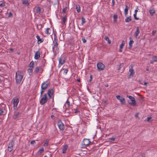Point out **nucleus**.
<instances>
[{
	"label": "nucleus",
	"mask_w": 157,
	"mask_h": 157,
	"mask_svg": "<svg viewBox=\"0 0 157 157\" xmlns=\"http://www.w3.org/2000/svg\"><path fill=\"white\" fill-rule=\"evenodd\" d=\"M19 101V98L18 97H16L12 99L11 102L13 103V107H17L18 105V103Z\"/></svg>",
	"instance_id": "39448f33"
},
{
	"label": "nucleus",
	"mask_w": 157,
	"mask_h": 157,
	"mask_svg": "<svg viewBox=\"0 0 157 157\" xmlns=\"http://www.w3.org/2000/svg\"><path fill=\"white\" fill-rule=\"evenodd\" d=\"M129 9V7L128 5H126L125 8L124 10V13L125 16H126L128 14Z\"/></svg>",
	"instance_id": "6ab92c4d"
},
{
	"label": "nucleus",
	"mask_w": 157,
	"mask_h": 157,
	"mask_svg": "<svg viewBox=\"0 0 157 157\" xmlns=\"http://www.w3.org/2000/svg\"><path fill=\"white\" fill-rule=\"evenodd\" d=\"M54 117V115H52L51 116V118H53V117Z\"/></svg>",
	"instance_id": "e2e57ef3"
},
{
	"label": "nucleus",
	"mask_w": 157,
	"mask_h": 157,
	"mask_svg": "<svg viewBox=\"0 0 157 157\" xmlns=\"http://www.w3.org/2000/svg\"><path fill=\"white\" fill-rule=\"evenodd\" d=\"M129 39L130 40H132V38L131 37H129Z\"/></svg>",
	"instance_id": "0e129e2a"
},
{
	"label": "nucleus",
	"mask_w": 157,
	"mask_h": 157,
	"mask_svg": "<svg viewBox=\"0 0 157 157\" xmlns=\"http://www.w3.org/2000/svg\"><path fill=\"white\" fill-rule=\"evenodd\" d=\"M98 69V71H102L104 70L105 67V65L102 63H98L97 64Z\"/></svg>",
	"instance_id": "6e6552de"
},
{
	"label": "nucleus",
	"mask_w": 157,
	"mask_h": 157,
	"mask_svg": "<svg viewBox=\"0 0 157 157\" xmlns=\"http://www.w3.org/2000/svg\"><path fill=\"white\" fill-rule=\"evenodd\" d=\"M50 84V83L48 81L44 82L41 84V90L40 91V94L42 95L45 90L47 89L48 86Z\"/></svg>",
	"instance_id": "20e7f679"
},
{
	"label": "nucleus",
	"mask_w": 157,
	"mask_h": 157,
	"mask_svg": "<svg viewBox=\"0 0 157 157\" xmlns=\"http://www.w3.org/2000/svg\"><path fill=\"white\" fill-rule=\"evenodd\" d=\"M136 14H134L133 15V16L135 19L138 20L139 19V18L137 17Z\"/></svg>",
	"instance_id": "49530a36"
},
{
	"label": "nucleus",
	"mask_w": 157,
	"mask_h": 157,
	"mask_svg": "<svg viewBox=\"0 0 157 157\" xmlns=\"http://www.w3.org/2000/svg\"><path fill=\"white\" fill-rule=\"evenodd\" d=\"M91 142L90 141L89 139H84L83 141V144L86 146H87Z\"/></svg>",
	"instance_id": "4468645a"
},
{
	"label": "nucleus",
	"mask_w": 157,
	"mask_h": 157,
	"mask_svg": "<svg viewBox=\"0 0 157 157\" xmlns=\"http://www.w3.org/2000/svg\"><path fill=\"white\" fill-rule=\"evenodd\" d=\"M123 65H124L123 63H121V64H120V66H120V67H123Z\"/></svg>",
	"instance_id": "4d7b16f0"
},
{
	"label": "nucleus",
	"mask_w": 157,
	"mask_h": 157,
	"mask_svg": "<svg viewBox=\"0 0 157 157\" xmlns=\"http://www.w3.org/2000/svg\"><path fill=\"white\" fill-rule=\"evenodd\" d=\"M121 68V67H120V66H119V68H118V70H119L120 69V68Z\"/></svg>",
	"instance_id": "69168bd1"
},
{
	"label": "nucleus",
	"mask_w": 157,
	"mask_h": 157,
	"mask_svg": "<svg viewBox=\"0 0 157 157\" xmlns=\"http://www.w3.org/2000/svg\"><path fill=\"white\" fill-rule=\"evenodd\" d=\"M6 113V111L3 110V109H0V115H5Z\"/></svg>",
	"instance_id": "b1692460"
},
{
	"label": "nucleus",
	"mask_w": 157,
	"mask_h": 157,
	"mask_svg": "<svg viewBox=\"0 0 157 157\" xmlns=\"http://www.w3.org/2000/svg\"><path fill=\"white\" fill-rule=\"evenodd\" d=\"M54 91L53 89H49L48 91L47 94H45L43 96L41 95V99L40 100V103L41 104L43 105L46 103L48 101L47 94L49 98H52V96L53 94Z\"/></svg>",
	"instance_id": "f257e3e1"
},
{
	"label": "nucleus",
	"mask_w": 157,
	"mask_h": 157,
	"mask_svg": "<svg viewBox=\"0 0 157 157\" xmlns=\"http://www.w3.org/2000/svg\"><path fill=\"white\" fill-rule=\"evenodd\" d=\"M105 86L106 87H107L109 85H108V84H106L105 85Z\"/></svg>",
	"instance_id": "680f3d73"
},
{
	"label": "nucleus",
	"mask_w": 157,
	"mask_h": 157,
	"mask_svg": "<svg viewBox=\"0 0 157 157\" xmlns=\"http://www.w3.org/2000/svg\"><path fill=\"white\" fill-rule=\"evenodd\" d=\"M109 140L110 142H112V141H114L115 140V138H109Z\"/></svg>",
	"instance_id": "c03bdc74"
},
{
	"label": "nucleus",
	"mask_w": 157,
	"mask_h": 157,
	"mask_svg": "<svg viewBox=\"0 0 157 157\" xmlns=\"http://www.w3.org/2000/svg\"><path fill=\"white\" fill-rule=\"evenodd\" d=\"M22 3L26 5L27 6L29 5V3L28 2V1L24 0L22 1Z\"/></svg>",
	"instance_id": "72a5a7b5"
},
{
	"label": "nucleus",
	"mask_w": 157,
	"mask_h": 157,
	"mask_svg": "<svg viewBox=\"0 0 157 157\" xmlns=\"http://www.w3.org/2000/svg\"><path fill=\"white\" fill-rule=\"evenodd\" d=\"M139 113H136L135 115V117L136 118H138V115L139 114Z\"/></svg>",
	"instance_id": "8fccbe9b"
},
{
	"label": "nucleus",
	"mask_w": 157,
	"mask_h": 157,
	"mask_svg": "<svg viewBox=\"0 0 157 157\" xmlns=\"http://www.w3.org/2000/svg\"><path fill=\"white\" fill-rule=\"evenodd\" d=\"M67 20V17L65 16L64 17L62 18L63 24H64Z\"/></svg>",
	"instance_id": "4c0bfd02"
},
{
	"label": "nucleus",
	"mask_w": 157,
	"mask_h": 157,
	"mask_svg": "<svg viewBox=\"0 0 157 157\" xmlns=\"http://www.w3.org/2000/svg\"><path fill=\"white\" fill-rule=\"evenodd\" d=\"M90 79L89 80V82H91L92 80V75H90Z\"/></svg>",
	"instance_id": "5fc2aeb1"
},
{
	"label": "nucleus",
	"mask_w": 157,
	"mask_h": 157,
	"mask_svg": "<svg viewBox=\"0 0 157 157\" xmlns=\"http://www.w3.org/2000/svg\"><path fill=\"white\" fill-rule=\"evenodd\" d=\"M129 72L130 74L129 75V78H131V77H132L134 74V71L133 69V65L131 64L129 67Z\"/></svg>",
	"instance_id": "9d476101"
},
{
	"label": "nucleus",
	"mask_w": 157,
	"mask_h": 157,
	"mask_svg": "<svg viewBox=\"0 0 157 157\" xmlns=\"http://www.w3.org/2000/svg\"><path fill=\"white\" fill-rule=\"evenodd\" d=\"M65 59L63 57H61L59 59V64L62 65L65 62Z\"/></svg>",
	"instance_id": "ddd939ff"
},
{
	"label": "nucleus",
	"mask_w": 157,
	"mask_h": 157,
	"mask_svg": "<svg viewBox=\"0 0 157 157\" xmlns=\"http://www.w3.org/2000/svg\"><path fill=\"white\" fill-rule=\"evenodd\" d=\"M58 40L56 37L55 36L53 42V45L52 47L53 51L54 53H57L59 52V49L58 46Z\"/></svg>",
	"instance_id": "7ed1b4c3"
},
{
	"label": "nucleus",
	"mask_w": 157,
	"mask_h": 157,
	"mask_svg": "<svg viewBox=\"0 0 157 157\" xmlns=\"http://www.w3.org/2000/svg\"><path fill=\"white\" fill-rule=\"evenodd\" d=\"M125 42L124 40H123L122 41L121 44L120 46V49L119 50V51L120 52H122V49L123 48V47L124 45Z\"/></svg>",
	"instance_id": "a211bd4d"
},
{
	"label": "nucleus",
	"mask_w": 157,
	"mask_h": 157,
	"mask_svg": "<svg viewBox=\"0 0 157 157\" xmlns=\"http://www.w3.org/2000/svg\"><path fill=\"white\" fill-rule=\"evenodd\" d=\"M44 151V149L43 147H42L40 149L39 151H38V155H40L42 153H43Z\"/></svg>",
	"instance_id": "7c9ffc66"
},
{
	"label": "nucleus",
	"mask_w": 157,
	"mask_h": 157,
	"mask_svg": "<svg viewBox=\"0 0 157 157\" xmlns=\"http://www.w3.org/2000/svg\"><path fill=\"white\" fill-rule=\"evenodd\" d=\"M43 71V69L40 67H36L34 71V73L36 74L39 72L40 73H42Z\"/></svg>",
	"instance_id": "9b49d317"
},
{
	"label": "nucleus",
	"mask_w": 157,
	"mask_h": 157,
	"mask_svg": "<svg viewBox=\"0 0 157 157\" xmlns=\"http://www.w3.org/2000/svg\"><path fill=\"white\" fill-rule=\"evenodd\" d=\"M62 70L64 71L63 74H65V75H66L67 74L68 71L67 69H64V68H62Z\"/></svg>",
	"instance_id": "e433bc0d"
},
{
	"label": "nucleus",
	"mask_w": 157,
	"mask_h": 157,
	"mask_svg": "<svg viewBox=\"0 0 157 157\" xmlns=\"http://www.w3.org/2000/svg\"><path fill=\"white\" fill-rule=\"evenodd\" d=\"M37 27L38 29H42V28L43 27V26L39 24V25H37Z\"/></svg>",
	"instance_id": "37998d69"
},
{
	"label": "nucleus",
	"mask_w": 157,
	"mask_h": 157,
	"mask_svg": "<svg viewBox=\"0 0 157 157\" xmlns=\"http://www.w3.org/2000/svg\"><path fill=\"white\" fill-rule=\"evenodd\" d=\"M51 32V29L50 28H48L46 29L45 31V33L47 35H50Z\"/></svg>",
	"instance_id": "5701e85b"
},
{
	"label": "nucleus",
	"mask_w": 157,
	"mask_h": 157,
	"mask_svg": "<svg viewBox=\"0 0 157 157\" xmlns=\"http://www.w3.org/2000/svg\"><path fill=\"white\" fill-rule=\"evenodd\" d=\"M131 17L129 16L128 17H127L125 20V21L126 22H128L131 20Z\"/></svg>",
	"instance_id": "f704fd0d"
},
{
	"label": "nucleus",
	"mask_w": 157,
	"mask_h": 157,
	"mask_svg": "<svg viewBox=\"0 0 157 157\" xmlns=\"http://www.w3.org/2000/svg\"><path fill=\"white\" fill-rule=\"evenodd\" d=\"M116 98L117 99L119 100L120 101L121 104H124L125 103V100L123 97L121 96L120 95H117L116 96Z\"/></svg>",
	"instance_id": "f8f14e48"
},
{
	"label": "nucleus",
	"mask_w": 157,
	"mask_h": 157,
	"mask_svg": "<svg viewBox=\"0 0 157 157\" xmlns=\"http://www.w3.org/2000/svg\"><path fill=\"white\" fill-rule=\"evenodd\" d=\"M64 106L66 108H67L71 106L70 105V102L68 100H67L65 102V104L64 105Z\"/></svg>",
	"instance_id": "412c9836"
},
{
	"label": "nucleus",
	"mask_w": 157,
	"mask_h": 157,
	"mask_svg": "<svg viewBox=\"0 0 157 157\" xmlns=\"http://www.w3.org/2000/svg\"><path fill=\"white\" fill-rule=\"evenodd\" d=\"M24 74L20 71H18L16 73L15 79L17 84L20 83L23 78Z\"/></svg>",
	"instance_id": "f03ea898"
},
{
	"label": "nucleus",
	"mask_w": 157,
	"mask_h": 157,
	"mask_svg": "<svg viewBox=\"0 0 157 157\" xmlns=\"http://www.w3.org/2000/svg\"><path fill=\"white\" fill-rule=\"evenodd\" d=\"M118 17L117 15L116 14H114L113 16V21L114 22H117V19Z\"/></svg>",
	"instance_id": "2f4dec72"
},
{
	"label": "nucleus",
	"mask_w": 157,
	"mask_h": 157,
	"mask_svg": "<svg viewBox=\"0 0 157 157\" xmlns=\"http://www.w3.org/2000/svg\"><path fill=\"white\" fill-rule=\"evenodd\" d=\"M41 11V9L40 7H37L36 9V13H37L40 14Z\"/></svg>",
	"instance_id": "a878e982"
},
{
	"label": "nucleus",
	"mask_w": 157,
	"mask_h": 157,
	"mask_svg": "<svg viewBox=\"0 0 157 157\" xmlns=\"http://www.w3.org/2000/svg\"><path fill=\"white\" fill-rule=\"evenodd\" d=\"M128 98L131 101V102H129L128 103L131 105H136V103L135 98L132 96H128Z\"/></svg>",
	"instance_id": "423d86ee"
},
{
	"label": "nucleus",
	"mask_w": 157,
	"mask_h": 157,
	"mask_svg": "<svg viewBox=\"0 0 157 157\" xmlns=\"http://www.w3.org/2000/svg\"><path fill=\"white\" fill-rule=\"evenodd\" d=\"M20 114V113L19 112H17L16 114H14L13 116V118L15 119H17L19 117Z\"/></svg>",
	"instance_id": "393cba45"
},
{
	"label": "nucleus",
	"mask_w": 157,
	"mask_h": 157,
	"mask_svg": "<svg viewBox=\"0 0 157 157\" xmlns=\"http://www.w3.org/2000/svg\"><path fill=\"white\" fill-rule=\"evenodd\" d=\"M76 8L78 13H79L80 12V7L79 5H76Z\"/></svg>",
	"instance_id": "c85d7f7f"
},
{
	"label": "nucleus",
	"mask_w": 157,
	"mask_h": 157,
	"mask_svg": "<svg viewBox=\"0 0 157 157\" xmlns=\"http://www.w3.org/2000/svg\"><path fill=\"white\" fill-rule=\"evenodd\" d=\"M82 23L81 24L82 25L86 22L85 19L83 17L81 18Z\"/></svg>",
	"instance_id": "ea45409f"
},
{
	"label": "nucleus",
	"mask_w": 157,
	"mask_h": 157,
	"mask_svg": "<svg viewBox=\"0 0 157 157\" xmlns=\"http://www.w3.org/2000/svg\"><path fill=\"white\" fill-rule=\"evenodd\" d=\"M112 6H113L115 4V2L114 0H112Z\"/></svg>",
	"instance_id": "864d4df0"
},
{
	"label": "nucleus",
	"mask_w": 157,
	"mask_h": 157,
	"mask_svg": "<svg viewBox=\"0 0 157 157\" xmlns=\"http://www.w3.org/2000/svg\"><path fill=\"white\" fill-rule=\"evenodd\" d=\"M152 60L150 62V63H153L154 62H157V56H152Z\"/></svg>",
	"instance_id": "dca6fc26"
},
{
	"label": "nucleus",
	"mask_w": 157,
	"mask_h": 157,
	"mask_svg": "<svg viewBox=\"0 0 157 157\" xmlns=\"http://www.w3.org/2000/svg\"><path fill=\"white\" fill-rule=\"evenodd\" d=\"M36 38L37 39V42H38V44L40 43L43 41V40H42V39H40L39 36H36Z\"/></svg>",
	"instance_id": "aec40b11"
},
{
	"label": "nucleus",
	"mask_w": 157,
	"mask_h": 157,
	"mask_svg": "<svg viewBox=\"0 0 157 157\" xmlns=\"http://www.w3.org/2000/svg\"><path fill=\"white\" fill-rule=\"evenodd\" d=\"M28 72L29 73H32V72H33V69H32V68H29L28 70Z\"/></svg>",
	"instance_id": "79ce46f5"
},
{
	"label": "nucleus",
	"mask_w": 157,
	"mask_h": 157,
	"mask_svg": "<svg viewBox=\"0 0 157 157\" xmlns=\"http://www.w3.org/2000/svg\"><path fill=\"white\" fill-rule=\"evenodd\" d=\"M34 65H35V63H34V62L33 61H32L30 62V63L29 64V67H30L33 68L34 67Z\"/></svg>",
	"instance_id": "473e14b6"
},
{
	"label": "nucleus",
	"mask_w": 157,
	"mask_h": 157,
	"mask_svg": "<svg viewBox=\"0 0 157 157\" xmlns=\"http://www.w3.org/2000/svg\"><path fill=\"white\" fill-rule=\"evenodd\" d=\"M9 16H8V17H12V13L11 12H9Z\"/></svg>",
	"instance_id": "3c124183"
},
{
	"label": "nucleus",
	"mask_w": 157,
	"mask_h": 157,
	"mask_svg": "<svg viewBox=\"0 0 157 157\" xmlns=\"http://www.w3.org/2000/svg\"><path fill=\"white\" fill-rule=\"evenodd\" d=\"M149 12L151 16H152L153 14L155 13V10L154 9H152L149 10Z\"/></svg>",
	"instance_id": "c756f323"
},
{
	"label": "nucleus",
	"mask_w": 157,
	"mask_h": 157,
	"mask_svg": "<svg viewBox=\"0 0 157 157\" xmlns=\"http://www.w3.org/2000/svg\"><path fill=\"white\" fill-rule=\"evenodd\" d=\"M156 33V31L155 30H153L152 32V33H151V34L153 35V36H154V34Z\"/></svg>",
	"instance_id": "603ef678"
},
{
	"label": "nucleus",
	"mask_w": 157,
	"mask_h": 157,
	"mask_svg": "<svg viewBox=\"0 0 157 157\" xmlns=\"http://www.w3.org/2000/svg\"><path fill=\"white\" fill-rule=\"evenodd\" d=\"M5 6V4L4 3H0V7H3Z\"/></svg>",
	"instance_id": "de8ad7c7"
},
{
	"label": "nucleus",
	"mask_w": 157,
	"mask_h": 157,
	"mask_svg": "<svg viewBox=\"0 0 157 157\" xmlns=\"http://www.w3.org/2000/svg\"><path fill=\"white\" fill-rule=\"evenodd\" d=\"M134 41L133 40H130L129 42V46L130 48H131L132 46V44L134 43Z\"/></svg>",
	"instance_id": "c9c22d12"
},
{
	"label": "nucleus",
	"mask_w": 157,
	"mask_h": 157,
	"mask_svg": "<svg viewBox=\"0 0 157 157\" xmlns=\"http://www.w3.org/2000/svg\"><path fill=\"white\" fill-rule=\"evenodd\" d=\"M48 141L49 140H46V142L44 144L43 146L45 147L47 146L48 145Z\"/></svg>",
	"instance_id": "58836bf2"
},
{
	"label": "nucleus",
	"mask_w": 157,
	"mask_h": 157,
	"mask_svg": "<svg viewBox=\"0 0 157 157\" xmlns=\"http://www.w3.org/2000/svg\"><path fill=\"white\" fill-rule=\"evenodd\" d=\"M35 143V140H33L31 142V144H34V143Z\"/></svg>",
	"instance_id": "6e6d98bb"
},
{
	"label": "nucleus",
	"mask_w": 157,
	"mask_h": 157,
	"mask_svg": "<svg viewBox=\"0 0 157 157\" xmlns=\"http://www.w3.org/2000/svg\"><path fill=\"white\" fill-rule=\"evenodd\" d=\"M67 149V145H64L63 146V150L62 153H65L66 152V151Z\"/></svg>",
	"instance_id": "4be33fe9"
},
{
	"label": "nucleus",
	"mask_w": 157,
	"mask_h": 157,
	"mask_svg": "<svg viewBox=\"0 0 157 157\" xmlns=\"http://www.w3.org/2000/svg\"><path fill=\"white\" fill-rule=\"evenodd\" d=\"M40 57V54L39 51H37L35 53L34 58L36 59H38Z\"/></svg>",
	"instance_id": "f3484780"
},
{
	"label": "nucleus",
	"mask_w": 157,
	"mask_h": 157,
	"mask_svg": "<svg viewBox=\"0 0 157 157\" xmlns=\"http://www.w3.org/2000/svg\"><path fill=\"white\" fill-rule=\"evenodd\" d=\"M14 141L12 140L8 144V150L10 152L11 151L13 150V147L14 145Z\"/></svg>",
	"instance_id": "0eeeda50"
},
{
	"label": "nucleus",
	"mask_w": 157,
	"mask_h": 157,
	"mask_svg": "<svg viewBox=\"0 0 157 157\" xmlns=\"http://www.w3.org/2000/svg\"><path fill=\"white\" fill-rule=\"evenodd\" d=\"M10 51L11 52H13V50L12 48H10Z\"/></svg>",
	"instance_id": "bf43d9fd"
},
{
	"label": "nucleus",
	"mask_w": 157,
	"mask_h": 157,
	"mask_svg": "<svg viewBox=\"0 0 157 157\" xmlns=\"http://www.w3.org/2000/svg\"><path fill=\"white\" fill-rule=\"evenodd\" d=\"M77 81H78V82H80V79H78Z\"/></svg>",
	"instance_id": "338daca9"
},
{
	"label": "nucleus",
	"mask_w": 157,
	"mask_h": 157,
	"mask_svg": "<svg viewBox=\"0 0 157 157\" xmlns=\"http://www.w3.org/2000/svg\"><path fill=\"white\" fill-rule=\"evenodd\" d=\"M138 12V10L137 9H136L135 10V13L134 14H137V13Z\"/></svg>",
	"instance_id": "13d9d810"
},
{
	"label": "nucleus",
	"mask_w": 157,
	"mask_h": 157,
	"mask_svg": "<svg viewBox=\"0 0 157 157\" xmlns=\"http://www.w3.org/2000/svg\"><path fill=\"white\" fill-rule=\"evenodd\" d=\"M82 40L83 43H85L86 41V40L85 39V38L83 37L82 38Z\"/></svg>",
	"instance_id": "09e8293b"
},
{
	"label": "nucleus",
	"mask_w": 157,
	"mask_h": 157,
	"mask_svg": "<svg viewBox=\"0 0 157 157\" xmlns=\"http://www.w3.org/2000/svg\"><path fill=\"white\" fill-rule=\"evenodd\" d=\"M69 8L67 6H66L65 7H64L62 10V12L64 13H65L67 10H69Z\"/></svg>",
	"instance_id": "bb28decb"
},
{
	"label": "nucleus",
	"mask_w": 157,
	"mask_h": 157,
	"mask_svg": "<svg viewBox=\"0 0 157 157\" xmlns=\"http://www.w3.org/2000/svg\"><path fill=\"white\" fill-rule=\"evenodd\" d=\"M147 82H144V85H145V86H147Z\"/></svg>",
	"instance_id": "052dcab7"
},
{
	"label": "nucleus",
	"mask_w": 157,
	"mask_h": 157,
	"mask_svg": "<svg viewBox=\"0 0 157 157\" xmlns=\"http://www.w3.org/2000/svg\"><path fill=\"white\" fill-rule=\"evenodd\" d=\"M151 119V117H148L146 119V120H145V121H150V120Z\"/></svg>",
	"instance_id": "a18cd8bd"
},
{
	"label": "nucleus",
	"mask_w": 157,
	"mask_h": 157,
	"mask_svg": "<svg viewBox=\"0 0 157 157\" xmlns=\"http://www.w3.org/2000/svg\"><path fill=\"white\" fill-rule=\"evenodd\" d=\"M140 33V30L139 27H137L136 28V30L134 33V36L136 38H137L138 36Z\"/></svg>",
	"instance_id": "2eb2a0df"
},
{
	"label": "nucleus",
	"mask_w": 157,
	"mask_h": 157,
	"mask_svg": "<svg viewBox=\"0 0 157 157\" xmlns=\"http://www.w3.org/2000/svg\"><path fill=\"white\" fill-rule=\"evenodd\" d=\"M79 111L77 109H75L74 110V111L73 112V113H74L75 114H78L79 113Z\"/></svg>",
	"instance_id": "a19ab883"
},
{
	"label": "nucleus",
	"mask_w": 157,
	"mask_h": 157,
	"mask_svg": "<svg viewBox=\"0 0 157 157\" xmlns=\"http://www.w3.org/2000/svg\"><path fill=\"white\" fill-rule=\"evenodd\" d=\"M104 39L108 42L109 44H110L111 43V40L109 39V38L107 36H105L104 38Z\"/></svg>",
	"instance_id": "cd10ccee"
},
{
	"label": "nucleus",
	"mask_w": 157,
	"mask_h": 157,
	"mask_svg": "<svg viewBox=\"0 0 157 157\" xmlns=\"http://www.w3.org/2000/svg\"><path fill=\"white\" fill-rule=\"evenodd\" d=\"M58 126L60 130H63L64 129L65 127L64 124L60 120L58 121Z\"/></svg>",
	"instance_id": "1a4fd4ad"
},
{
	"label": "nucleus",
	"mask_w": 157,
	"mask_h": 157,
	"mask_svg": "<svg viewBox=\"0 0 157 157\" xmlns=\"http://www.w3.org/2000/svg\"><path fill=\"white\" fill-rule=\"evenodd\" d=\"M141 157H145V156L144 155H142Z\"/></svg>",
	"instance_id": "774afa93"
}]
</instances>
